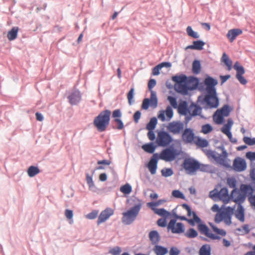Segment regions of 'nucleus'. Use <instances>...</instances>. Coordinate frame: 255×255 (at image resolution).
<instances>
[{
  "instance_id": "obj_1",
  "label": "nucleus",
  "mask_w": 255,
  "mask_h": 255,
  "mask_svg": "<svg viewBox=\"0 0 255 255\" xmlns=\"http://www.w3.org/2000/svg\"><path fill=\"white\" fill-rule=\"evenodd\" d=\"M111 116V111L105 110L95 118L93 124L99 131L103 132L106 130L110 124Z\"/></svg>"
},
{
  "instance_id": "obj_2",
  "label": "nucleus",
  "mask_w": 255,
  "mask_h": 255,
  "mask_svg": "<svg viewBox=\"0 0 255 255\" xmlns=\"http://www.w3.org/2000/svg\"><path fill=\"white\" fill-rule=\"evenodd\" d=\"M182 166L187 174L193 175L199 169L204 171L205 167H208V165H201L195 159L188 158L184 159Z\"/></svg>"
},
{
  "instance_id": "obj_3",
  "label": "nucleus",
  "mask_w": 255,
  "mask_h": 255,
  "mask_svg": "<svg viewBox=\"0 0 255 255\" xmlns=\"http://www.w3.org/2000/svg\"><path fill=\"white\" fill-rule=\"evenodd\" d=\"M234 209L228 207L218 212L215 216V222L216 223H220L222 221L227 225L231 224V217L234 213Z\"/></svg>"
},
{
  "instance_id": "obj_4",
  "label": "nucleus",
  "mask_w": 255,
  "mask_h": 255,
  "mask_svg": "<svg viewBox=\"0 0 255 255\" xmlns=\"http://www.w3.org/2000/svg\"><path fill=\"white\" fill-rule=\"evenodd\" d=\"M141 207V204H138L131 208L127 212L123 213V222L129 225L135 220Z\"/></svg>"
},
{
  "instance_id": "obj_5",
  "label": "nucleus",
  "mask_w": 255,
  "mask_h": 255,
  "mask_svg": "<svg viewBox=\"0 0 255 255\" xmlns=\"http://www.w3.org/2000/svg\"><path fill=\"white\" fill-rule=\"evenodd\" d=\"M250 187L247 185H242L241 187V190L234 189L232 192L231 198L233 201L239 205H241L245 200L246 194Z\"/></svg>"
},
{
  "instance_id": "obj_6",
  "label": "nucleus",
  "mask_w": 255,
  "mask_h": 255,
  "mask_svg": "<svg viewBox=\"0 0 255 255\" xmlns=\"http://www.w3.org/2000/svg\"><path fill=\"white\" fill-rule=\"evenodd\" d=\"M231 109L228 105H225L221 109H218L213 116L214 122L221 125L224 121V118L229 116Z\"/></svg>"
},
{
  "instance_id": "obj_7",
  "label": "nucleus",
  "mask_w": 255,
  "mask_h": 255,
  "mask_svg": "<svg viewBox=\"0 0 255 255\" xmlns=\"http://www.w3.org/2000/svg\"><path fill=\"white\" fill-rule=\"evenodd\" d=\"M172 141L171 135L166 131H160L157 133L156 143L159 146L165 147Z\"/></svg>"
},
{
  "instance_id": "obj_8",
  "label": "nucleus",
  "mask_w": 255,
  "mask_h": 255,
  "mask_svg": "<svg viewBox=\"0 0 255 255\" xmlns=\"http://www.w3.org/2000/svg\"><path fill=\"white\" fill-rule=\"evenodd\" d=\"M204 102L206 104L208 108L211 109L217 108L219 102L216 91L211 93L207 92L204 98Z\"/></svg>"
},
{
  "instance_id": "obj_9",
  "label": "nucleus",
  "mask_w": 255,
  "mask_h": 255,
  "mask_svg": "<svg viewBox=\"0 0 255 255\" xmlns=\"http://www.w3.org/2000/svg\"><path fill=\"white\" fill-rule=\"evenodd\" d=\"M193 83V85L192 87H197L198 85V80L195 78H192L190 79L188 81L185 82V83H181V84H175L174 87L175 90L179 93H181L183 95H186L187 94L188 91L190 90L187 85L188 83Z\"/></svg>"
},
{
  "instance_id": "obj_10",
  "label": "nucleus",
  "mask_w": 255,
  "mask_h": 255,
  "mask_svg": "<svg viewBox=\"0 0 255 255\" xmlns=\"http://www.w3.org/2000/svg\"><path fill=\"white\" fill-rule=\"evenodd\" d=\"M176 150L173 148H166L160 152L159 158L165 161H171L174 160L177 156Z\"/></svg>"
},
{
  "instance_id": "obj_11",
  "label": "nucleus",
  "mask_w": 255,
  "mask_h": 255,
  "mask_svg": "<svg viewBox=\"0 0 255 255\" xmlns=\"http://www.w3.org/2000/svg\"><path fill=\"white\" fill-rule=\"evenodd\" d=\"M167 228L174 234H181L184 231V225L181 223H176L175 219H172L170 221Z\"/></svg>"
},
{
  "instance_id": "obj_12",
  "label": "nucleus",
  "mask_w": 255,
  "mask_h": 255,
  "mask_svg": "<svg viewBox=\"0 0 255 255\" xmlns=\"http://www.w3.org/2000/svg\"><path fill=\"white\" fill-rule=\"evenodd\" d=\"M167 128L170 132L177 134L183 130L184 124L179 121H173L168 124Z\"/></svg>"
},
{
  "instance_id": "obj_13",
  "label": "nucleus",
  "mask_w": 255,
  "mask_h": 255,
  "mask_svg": "<svg viewBox=\"0 0 255 255\" xmlns=\"http://www.w3.org/2000/svg\"><path fill=\"white\" fill-rule=\"evenodd\" d=\"M182 207L187 211L188 216L191 219H188V222L192 226H194L195 223H199L201 222L200 219L197 216L196 213L192 211L190 207L186 204H183L182 205Z\"/></svg>"
},
{
  "instance_id": "obj_14",
  "label": "nucleus",
  "mask_w": 255,
  "mask_h": 255,
  "mask_svg": "<svg viewBox=\"0 0 255 255\" xmlns=\"http://www.w3.org/2000/svg\"><path fill=\"white\" fill-rule=\"evenodd\" d=\"M198 229L201 234L205 235L207 237L212 240H215L220 239V237L216 236L213 234L206 225L201 224L200 222L199 223Z\"/></svg>"
},
{
  "instance_id": "obj_15",
  "label": "nucleus",
  "mask_w": 255,
  "mask_h": 255,
  "mask_svg": "<svg viewBox=\"0 0 255 255\" xmlns=\"http://www.w3.org/2000/svg\"><path fill=\"white\" fill-rule=\"evenodd\" d=\"M234 68L237 71L236 78L241 84L246 85L247 83V80L243 76L245 72L244 67L240 65L238 62H236L234 65Z\"/></svg>"
},
{
  "instance_id": "obj_16",
  "label": "nucleus",
  "mask_w": 255,
  "mask_h": 255,
  "mask_svg": "<svg viewBox=\"0 0 255 255\" xmlns=\"http://www.w3.org/2000/svg\"><path fill=\"white\" fill-rule=\"evenodd\" d=\"M173 116V112L171 107L167 106L166 110L159 112L158 118L162 122L169 121Z\"/></svg>"
},
{
  "instance_id": "obj_17",
  "label": "nucleus",
  "mask_w": 255,
  "mask_h": 255,
  "mask_svg": "<svg viewBox=\"0 0 255 255\" xmlns=\"http://www.w3.org/2000/svg\"><path fill=\"white\" fill-rule=\"evenodd\" d=\"M114 213V210L111 208H107L102 211L98 217L97 224L100 225L106 221Z\"/></svg>"
},
{
  "instance_id": "obj_18",
  "label": "nucleus",
  "mask_w": 255,
  "mask_h": 255,
  "mask_svg": "<svg viewBox=\"0 0 255 255\" xmlns=\"http://www.w3.org/2000/svg\"><path fill=\"white\" fill-rule=\"evenodd\" d=\"M233 166L235 171L241 172L246 169L247 164L244 159L237 157L234 160Z\"/></svg>"
},
{
  "instance_id": "obj_19",
  "label": "nucleus",
  "mask_w": 255,
  "mask_h": 255,
  "mask_svg": "<svg viewBox=\"0 0 255 255\" xmlns=\"http://www.w3.org/2000/svg\"><path fill=\"white\" fill-rule=\"evenodd\" d=\"M204 84L206 86V91L207 92H214L216 91L215 86L218 84L217 80L211 77L206 78L204 80Z\"/></svg>"
},
{
  "instance_id": "obj_20",
  "label": "nucleus",
  "mask_w": 255,
  "mask_h": 255,
  "mask_svg": "<svg viewBox=\"0 0 255 255\" xmlns=\"http://www.w3.org/2000/svg\"><path fill=\"white\" fill-rule=\"evenodd\" d=\"M196 137L193 130L190 128L185 129L182 135V139L185 143L193 142Z\"/></svg>"
},
{
  "instance_id": "obj_21",
  "label": "nucleus",
  "mask_w": 255,
  "mask_h": 255,
  "mask_svg": "<svg viewBox=\"0 0 255 255\" xmlns=\"http://www.w3.org/2000/svg\"><path fill=\"white\" fill-rule=\"evenodd\" d=\"M157 161L158 155L156 153L154 154L150 159L147 165L148 168L151 174H154L156 173Z\"/></svg>"
},
{
  "instance_id": "obj_22",
  "label": "nucleus",
  "mask_w": 255,
  "mask_h": 255,
  "mask_svg": "<svg viewBox=\"0 0 255 255\" xmlns=\"http://www.w3.org/2000/svg\"><path fill=\"white\" fill-rule=\"evenodd\" d=\"M227 157L228 153L225 150L223 149L221 154L217 153L215 161L220 165L228 166L229 163Z\"/></svg>"
},
{
  "instance_id": "obj_23",
  "label": "nucleus",
  "mask_w": 255,
  "mask_h": 255,
  "mask_svg": "<svg viewBox=\"0 0 255 255\" xmlns=\"http://www.w3.org/2000/svg\"><path fill=\"white\" fill-rule=\"evenodd\" d=\"M218 198L222 200L224 204L228 203L230 200V197L228 194V191L227 188H223L219 192L217 193Z\"/></svg>"
},
{
  "instance_id": "obj_24",
  "label": "nucleus",
  "mask_w": 255,
  "mask_h": 255,
  "mask_svg": "<svg viewBox=\"0 0 255 255\" xmlns=\"http://www.w3.org/2000/svg\"><path fill=\"white\" fill-rule=\"evenodd\" d=\"M68 99L70 103L72 105H76L81 99V94L78 90H75L72 92L68 96Z\"/></svg>"
},
{
  "instance_id": "obj_25",
  "label": "nucleus",
  "mask_w": 255,
  "mask_h": 255,
  "mask_svg": "<svg viewBox=\"0 0 255 255\" xmlns=\"http://www.w3.org/2000/svg\"><path fill=\"white\" fill-rule=\"evenodd\" d=\"M243 31L239 28L232 29L228 31L227 37L231 42H233L236 37L242 34Z\"/></svg>"
},
{
  "instance_id": "obj_26",
  "label": "nucleus",
  "mask_w": 255,
  "mask_h": 255,
  "mask_svg": "<svg viewBox=\"0 0 255 255\" xmlns=\"http://www.w3.org/2000/svg\"><path fill=\"white\" fill-rule=\"evenodd\" d=\"M201 110L202 109L200 107L194 104H192L188 108V114L191 116H197L200 114Z\"/></svg>"
},
{
  "instance_id": "obj_27",
  "label": "nucleus",
  "mask_w": 255,
  "mask_h": 255,
  "mask_svg": "<svg viewBox=\"0 0 255 255\" xmlns=\"http://www.w3.org/2000/svg\"><path fill=\"white\" fill-rule=\"evenodd\" d=\"M178 113L183 115H187L188 114V108L187 103L186 101L181 102L177 106Z\"/></svg>"
},
{
  "instance_id": "obj_28",
  "label": "nucleus",
  "mask_w": 255,
  "mask_h": 255,
  "mask_svg": "<svg viewBox=\"0 0 255 255\" xmlns=\"http://www.w3.org/2000/svg\"><path fill=\"white\" fill-rule=\"evenodd\" d=\"M149 238L153 245H156L159 242L160 237L156 231H152L149 233Z\"/></svg>"
},
{
  "instance_id": "obj_29",
  "label": "nucleus",
  "mask_w": 255,
  "mask_h": 255,
  "mask_svg": "<svg viewBox=\"0 0 255 255\" xmlns=\"http://www.w3.org/2000/svg\"><path fill=\"white\" fill-rule=\"evenodd\" d=\"M233 125V122L232 120L228 119L227 121V123L224 125V126L221 128V131L226 135H230L231 132L230 130Z\"/></svg>"
},
{
  "instance_id": "obj_30",
  "label": "nucleus",
  "mask_w": 255,
  "mask_h": 255,
  "mask_svg": "<svg viewBox=\"0 0 255 255\" xmlns=\"http://www.w3.org/2000/svg\"><path fill=\"white\" fill-rule=\"evenodd\" d=\"M236 218L240 221L243 222L245 221L244 209L241 205H239L235 213Z\"/></svg>"
},
{
  "instance_id": "obj_31",
  "label": "nucleus",
  "mask_w": 255,
  "mask_h": 255,
  "mask_svg": "<svg viewBox=\"0 0 255 255\" xmlns=\"http://www.w3.org/2000/svg\"><path fill=\"white\" fill-rule=\"evenodd\" d=\"M18 30V27H13L7 32V37L9 41L13 40L16 38Z\"/></svg>"
},
{
  "instance_id": "obj_32",
  "label": "nucleus",
  "mask_w": 255,
  "mask_h": 255,
  "mask_svg": "<svg viewBox=\"0 0 255 255\" xmlns=\"http://www.w3.org/2000/svg\"><path fill=\"white\" fill-rule=\"evenodd\" d=\"M153 251L156 255H165L168 253L167 248L157 245L154 246Z\"/></svg>"
},
{
  "instance_id": "obj_33",
  "label": "nucleus",
  "mask_w": 255,
  "mask_h": 255,
  "mask_svg": "<svg viewBox=\"0 0 255 255\" xmlns=\"http://www.w3.org/2000/svg\"><path fill=\"white\" fill-rule=\"evenodd\" d=\"M205 43L202 41H194L193 42V45H188L186 49L202 50L204 45Z\"/></svg>"
},
{
  "instance_id": "obj_34",
  "label": "nucleus",
  "mask_w": 255,
  "mask_h": 255,
  "mask_svg": "<svg viewBox=\"0 0 255 255\" xmlns=\"http://www.w3.org/2000/svg\"><path fill=\"white\" fill-rule=\"evenodd\" d=\"M210 226L212 228L213 231L215 233L214 234L216 236H219L220 239H221L222 237H225L227 233L225 230L219 229L216 226L212 225L211 224L210 225Z\"/></svg>"
},
{
  "instance_id": "obj_35",
  "label": "nucleus",
  "mask_w": 255,
  "mask_h": 255,
  "mask_svg": "<svg viewBox=\"0 0 255 255\" xmlns=\"http://www.w3.org/2000/svg\"><path fill=\"white\" fill-rule=\"evenodd\" d=\"M221 61L224 62L227 66V69L229 71L231 70L233 64L232 61L225 53H224L222 55Z\"/></svg>"
},
{
  "instance_id": "obj_36",
  "label": "nucleus",
  "mask_w": 255,
  "mask_h": 255,
  "mask_svg": "<svg viewBox=\"0 0 255 255\" xmlns=\"http://www.w3.org/2000/svg\"><path fill=\"white\" fill-rule=\"evenodd\" d=\"M196 145L201 147H207L208 145V141L199 137H196L194 142Z\"/></svg>"
},
{
  "instance_id": "obj_37",
  "label": "nucleus",
  "mask_w": 255,
  "mask_h": 255,
  "mask_svg": "<svg viewBox=\"0 0 255 255\" xmlns=\"http://www.w3.org/2000/svg\"><path fill=\"white\" fill-rule=\"evenodd\" d=\"M172 80L175 82V84H181L188 81L187 77L184 75L173 76Z\"/></svg>"
},
{
  "instance_id": "obj_38",
  "label": "nucleus",
  "mask_w": 255,
  "mask_h": 255,
  "mask_svg": "<svg viewBox=\"0 0 255 255\" xmlns=\"http://www.w3.org/2000/svg\"><path fill=\"white\" fill-rule=\"evenodd\" d=\"M199 255H211V248L209 245H204L200 248Z\"/></svg>"
},
{
  "instance_id": "obj_39",
  "label": "nucleus",
  "mask_w": 255,
  "mask_h": 255,
  "mask_svg": "<svg viewBox=\"0 0 255 255\" xmlns=\"http://www.w3.org/2000/svg\"><path fill=\"white\" fill-rule=\"evenodd\" d=\"M40 170L37 167L30 166L27 169V174L30 177H33L38 174Z\"/></svg>"
},
{
  "instance_id": "obj_40",
  "label": "nucleus",
  "mask_w": 255,
  "mask_h": 255,
  "mask_svg": "<svg viewBox=\"0 0 255 255\" xmlns=\"http://www.w3.org/2000/svg\"><path fill=\"white\" fill-rule=\"evenodd\" d=\"M150 100V106L153 108H155L157 106V99L156 93L154 91H151Z\"/></svg>"
},
{
  "instance_id": "obj_41",
  "label": "nucleus",
  "mask_w": 255,
  "mask_h": 255,
  "mask_svg": "<svg viewBox=\"0 0 255 255\" xmlns=\"http://www.w3.org/2000/svg\"><path fill=\"white\" fill-rule=\"evenodd\" d=\"M142 148L146 152L152 153L155 149V146L152 143H149L143 144L142 146Z\"/></svg>"
},
{
  "instance_id": "obj_42",
  "label": "nucleus",
  "mask_w": 255,
  "mask_h": 255,
  "mask_svg": "<svg viewBox=\"0 0 255 255\" xmlns=\"http://www.w3.org/2000/svg\"><path fill=\"white\" fill-rule=\"evenodd\" d=\"M201 71V65L199 61L195 60L192 64V71L194 74H197Z\"/></svg>"
},
{
  "instance_id": "obj_43",
  "label": "nucleus",
  "mask_w": 255,
  "mask_h": 255,
  "mask_svg": "<svg viewBox=\"0 0 255 255\" xmlns=\"http://www.w3.org/2000/svg\"><path fill=\"white\" fill-rule=\"evenodd\" d=\"M154 213L164 218H167L170 215V213L169 212L167 211L163 208L156 209V211Z\"/></svg>"
},
{
  "instance_id": "obj_44",
  "label": "nucleus",
  "mask_w": 255,
  "mask_h": 255,
  "mask_svg": "<svg viewBox=\"0 0 255 255\" xmlns=\"http://www.w3.org/2000/svg\"><path fill=\"white\" fill-rule=\"evenodd\" d=\"M156 124L157 119L155 118H153L146 125V128L149 130H152L155 128Z\"/></svg>"
},
{
  "instance_id": "obj_45",
  "label": "nucleus",
  "mask_w": 255,
  "mask_h": 255,
  "mask_svg": "<svg viewBox=\"0 0 255 255\" xmlns=\"http://www.w3.org/2000/svg\"><path fill=\"white\" fill-rule=\"evenodd\" d=\"M120 190L122 193L125 194H128L131 192L132 188L129 184L127 183L122 186L120 188Z\"/></svg>"
},
{
  "instance_id": "obj_46",
  "label": "nucleus",
  "mask_w": 255,
  "mask_h": 255,
  "mask_svg": "<svg viewBox=\"0 0 255 255\" xmlns=\"http://www.w3.org/2000/svg\"><path fill=\"white\" fill-rule=\"evenodd\" d=\"M204 152L209 159H214L215 161L216 160L217 155V153L216 152L211 150H206Z\"/></svg>"
},
{
  "instance_id": "obj_47",
  "label": "nucleus",
  "mask_w": 255,
  "mask_h": 255,
  "mask_svg": "<svg viewBox=\"0 0 255 255\" xmlns=\"http://www.w3.org/2000/svg\"><path fill=\"white\" fill-rule=\"evenodd\" d=\"M186 31L188 35L190 37L194 38H198L199 37L198 33L194 31L191 26H189L187 27Z\"/></svg>"
},
{
  "instance_id": "obj_48",
  "label": "nucleus",
  "mask_w": 255,
  "mask_h": 255,
  "mask_svg": "<svg viewBox=\"0 0 255 255\" xmlns=\"http://www.w3.org/2000/svg\"><path fill=\"white\" fill-rule=\"evenodd\" d=\"M185 235L188 238H193L197 236L198 234L195 230L194 229H189L185 234Z\"/></svg>"
},
{
  "instance_id": "obj_49",
  "label": "nucleus",
  "mask_w": 255,
  "mask_h": 255,
  "mask_svg": "<svg viewBox=\"0 0 255 255\" xmlns=\"http://www.w3.org/2000/svg\"><path fill=\"white\" fill-rule=\"evenodd\" d=\"M213 130V128L209 124L204 125L202 127V132L205 134L209 133Z\"/></svg>"
},
{
  "instance_id": "obj_50",
  "label": "nucleus",
  "mask_w": 255,
  "mask_h": 255,
  "mask_svg": "<svg viewBox=\"0 0 255 255\" xmlns=\"http://www.w3.org/2000/svg\"><path fill=\"white\" fill-rule=\"evenodd\" d=\"M173 174V171L170 168H164L161 170V174L163 176L168 177Z\"/></svg>"
},
{
  "instance_id": "obj_51",
  "label": "nucleus",
  "mask_w": 255,
  "mask_h": 255,
  "mask_svg": "<svg viewBox=\"0 0 255 255\" xmlns=\"http://www.w3.org/2000/svg\"><path fill=\"white\" fill-rule=\"evenodd\" d=\"M168 101L169 102L171 106L174 109L177 108V103L175 98L172 96H168L167 98Z\"/></svg>"
},
{
  "instance_id": "obj_52",
  "label": "nucleus",
  "mask_w": 255,
  "mask_h": 255,
  "mask_svg": "<svg viewBox=\"0 0 255 255\" xmlns=\"http://www.w3.org/2000/svg\"><path fill=\"white\" fill-rule=\"evenodd\" d=\"M243 141L249 145L255 144V138H251V137L245 136L243 138Z\"/></svg>"
},
{
  "instance_id": "obj_53",
  "label": "nucleus",
  "mask_w": 255,
  "mask_h": 255,
  "mask_svg": "<svg viewBox=\"0 0 255 255\" xmlns=\"http://www.w3.org/2000/svg\"><path fill=\"white\" fill-rule=\"evenodd\" d=\"M172 195L175 198L180 199H184L185 197L183 194L179 190H175L172 192Z\"/></svg>"
},
{
  "instance_id": "obj_54",
  "label": "nucleus",
  "mask_w": 255,
  "mask_h": 255,
  "mask_svg": "<svg viewBox=\"0 0 255 255\" xmlns=\"http://www.w3.org/2000/svg\"><path fill=\"white\" fill-rule=\"evenodd\" d=\"M134 95V89L131 88L127 95V98L129 105H131L133 103V98Z\"/></svg>"
},
{
  "instance_id": "obj_55",
  "label": "nucleus",
  "mask_w": 255,
  "mask_h": 255,
  "mask_svg": "<svg viewBox=\"0 0 255 255\" xmlns=\"http://www.w3.org/2000/svg\"><path fill=\"white\" fill-rule=\"evenodd\" d=\"M98 213V211L93 210L91 213L86 215V217L87 219H94L97 217Z\"/></svg>"
},
{
  "instance_id": "obj_56",
  "label": "nucleus",
  "mask_w": 255,
  "mask_h": 255,
  "mask_svg": "<svg viewBox=\"0 0 255 255\" xmlns=\"http://www.w3.org/2000/svg\"><path fill=\"white\" fill-rule=\"evenodd\" d=\"M238 230L240 232H242L245 234H248L250 231L248 225H243L240 228L238 229Z\"/></svg>"
},
{
  "instance_id": "obj_57",
  "label": "nucleus",
  "mask_w": 255,
  "mask_h": 255,
  "mask_svg": "<svg viewBox=\"0 0 255 255\" xmlns=\"http://www.w3.org/2000/svg\"><path fill=\"white\" fill-rule=\"evenodd\" d=\"M150 106V100L149 99H144L142 102L141 108L144 110H147Z\"/></svg>"
},
{
  "instance_id": "obj_58",
  "label": "nucleus",
  "mask_w": 255,
  "mask_h": 255,
  "mask_svg": "<svg viewBox=\"0 0 255 255\" xmlns=\"http://www.w3.org/2000/svg\"><path fill=\"white\" fill-rule=\"evenodd\" d=\"M114 122H115L117 124V128L118 129H122L124 127V124L122 120L120 119H116L114 120Z\"/></svg>"
},
{
  "instance_id": "obj_59",
  "label": "nucleus",
  "mask_w": 255,
  "mask_h": 255,
  "mask_svg": "<svg viewBox=\"0 0 255 255\" xmlns=\"http://www.w3.org/2000/svg\"><path fill=\"white\" fill-rule=\"evenodd\" d=\"M86 181L90 188L93 187L94 186L92 177L89 174L86 175Z\"/></svg>"
},
{
  "instance_id": "obj_60",
  "label": "nucleus",
  "mask_w": 255,
  "mask_h": 255,
  "mask_svg": "<svg viewBox=\"0 0 255 255\" xmlns=\"http://www.w3.org/2000/svg\"><path fill=\"white\" fill-rule=\"evenodd\" d=\"M122 116V114L120 110H115L113 112L112 117L114 119H120Z\"/></svg>"
},
{
  "instance_id": "obj_61",
  "label": "nucleus",
  "mask_w": 255,
  "mask_h": 255,
  "mask_svg": "<svg viewBox=\"0 0 255 255\" xmlns=\"http://www.w3.org/2000/svg\"><path fill=\"white\" fill-rule=\"evenodd\" d=\"M159 204V202H149L147 203V206L149 208H150L152 210L155 212L156 209L157 208H155L156 206H158Z\"/></svg>"
},
{
  "instance_id": "obj_62",
  "label": "nucleus",
  "mask_w": 255,
  "mask_h": 255,
  "mask_svg": "<svg viewBox=\"0 0 255 255\" xmlns=\"http://www.w3.org/2000/svg\"><path fill=\"white\" fill-rule=\"evenodd\" d=\"M65 215L68 220H72L73 217V211L71 210L66 209L65 211Z\"/></svg>"
},
{
  "instance_id": "obj_63",
  "label": "nucleus",
  "mask_w": 255,
  "mask_h": 255,
  "mask_svg": "<svg viewBox=\"0 0 255 255\" xmlns=\"http://www.w3.org/2000/svg\"><path fill=\"white\" fill-rule=\"evenodd\" d=\"M121 252V249L120 247H116L112 249L110 253L113 255H119Z\"/></svg>"
},
{
  "instance_id": "obj_64",
  "label": "nucleus",
  "mask_w": 255,
  "mask_h": 255,
  "mask_svg": "<svg viewBox=\"0 0 255 255\" xmlns=\"http://www.w3.org/2000/svg\"><path fill=\"white\" fill-rule=\"evenodd\" d=\"M156 81L154 79H150L148 83V87L150 92L152 91V89L155 86Z\"/></svg>"
}]
</instances>
